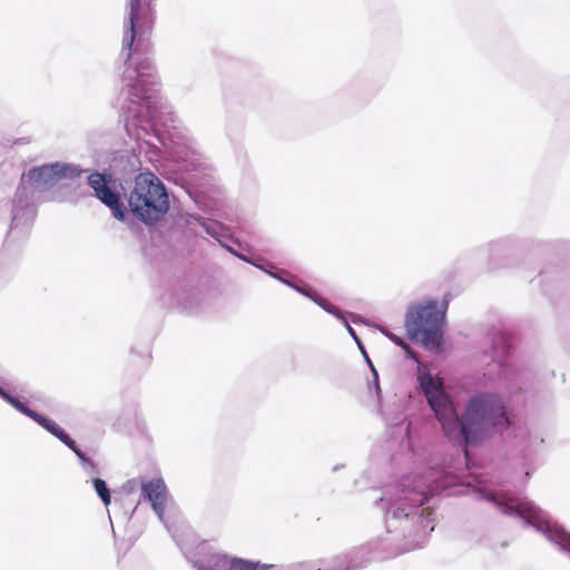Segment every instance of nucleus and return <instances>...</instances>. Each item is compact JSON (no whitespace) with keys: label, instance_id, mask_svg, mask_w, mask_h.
Segmentation results:
<instances>
[{"label":"nucleus","instance_id":"f257e3e1","mask_svg":"<svg viewBox=\"0 0 570 570\" xmlns=\"http://www.w3.org/2000/svg\"><path fill=\"white\" fill-rule=\"evenodd\" d=\"M155 0H127L128 12L124 21L122 51L126 60L132 61L137 81L129 90L134 102L148 98L145 78L153 77L154 66L150 35L155 24Z\"/></svg>","mask_w":570,"mask_h":570},{"label":"nucleus","instance_id":"f03ea898","mask_svg":"<svg viewBox=\"0 0 570 570\" xmlns=\"http://www.w3.org/2000/svg\"><path fill=\"white\" fill-rule=\"evenodd\" d=\"M510 424L502 400L493 394H481L469 401L462 419L452 407L442 428L449 440L466 446Z\"/></svg>","mask_w":570,"mask_h":570},{"label":"nucleus","instance_id":"7ed1b4c3","mask_svg":"<svg viewBox=\"0 0 570 570\" xmlns=\"http://www.w3.org/2000/svg\"><path fill=\"white\" fill-rule=\"evenodd\" d=\"M128 204L132 214L146 224L158 222L169 209L165 185L149 171L136 176Z\"/></svg>","mask_w":570,"mask_h":570},{"label":"nucleus","instance_id":"20e7f679","mask_svg":"<svg viewBox=\"0 0 570 570\" xmlns=\"http://www.w3.org/2000/svg\"><path fill=\"white\" fill-rule=\"evenodd\" d=\"M449 295L445 296V304ZM446 305L438 308L436 302L411 306L406 313L405 330L411 340L421 341L426 347L436 348L442 343V324Z\"/></svg>","mask_w":570,"mask_h":570},{"label":"nucleus","instance_id":"39448f33","mask_svg":"<svg viewBox=\"0 0 570 570\" xmlns=\"http://www.w3.org/2000/svg\"><path fill=\"white\" fill-rule=\"evenodd\" d=\"M197 570H279L275 564L259 561L229 558L226 554L213 553L207 560L195 562Z\"/></svg>","mask_w":570,"mask_h":570},{"label":"nucleus","instance_id":"423d86ee","mask_svg":"<svg viewBox=\"0 0 570 570\" xmlns=\"http://www.w3.org/2000/svg\"><path fill=\"white\" fill-rule=\"evenodd\" d=\"M420 385L428 399L429 405L434 411L438 420L443 425L451 414L452 403L442 389V384L434 381L431 374H423L419 377Z\"/></svg>","mask_w":570,"mask_h":570},{"label":"nucleus","instance_id":"0eeeda50","mask_svg":"<svg viewBox=\"0 0 570 570\" xmlns=\"http://www.w3.org/2000/svg\"><path fill=\"white\" fill-rule=\"evenodd\" d=\"M18 411L23 413L24 415L32 419L57 439H59L63 444H66L70 450L75 452L78 459L85 466L95 468L94 462L77 446L76 442L61 429L55 421L47 419L42 414L31 410L24 403H22Z\"/></svg>","mask_w":570,"mask_h":570},{"label":"nucleus","instance_id":"6e6552de","mask_svg":"<svg viewBox=\"0 0 570 570\" xmlns=\"http://www.w3.org/2000/svg\"><path fill=\"white\" fill-rule=\"evenodd\" d=\"M109 179L105 174L95 171L88 176V184L94 189L95 196L108 206L115 218L125 219V210L120 202L119 194L114 191L109 186Z\"/></svg>","mask_w":570,"mask_h":570},{"label":"nucleus","instance_id":"1a4fd4ad","mask_svg":"<svg viewBox=\"0 0 570 570\" xmlns=\"http://www.w3.org/2000/svg\"><path fill=\"white\" fill-rule=\"evenodd\" d=\"M67 167L59 164L43 165L32 168L28 173V178L38 189H47L61 180L67 174Z\"/></svg>","mask_w":570,"mask_h":570},{"label":"nucleus","instance_id":"9d476101","mask_svg":"<svg viewBox=\"0 0 570 570\" xmlns=\"http://www.w3.org/2000/svg\"><path fill=\"white\" fill-rule=\"evenodd\" d=\"M142 495L151 503L155 512L161 517L167 501V488L161 479H153L141 485Z\"/></svg>","mask_w":570,"mask_h":570},{"label":"nucleus","instance_id":"9b49d317","mask_svg":"<svg viewBox=\"0 0 570 570\" xmlns=\"http://www.w3.org/2000/svg\"><path fill=\"white\" fill-rule=\"evenodd\" d=\"M503 511L505 513L514 512L529 523L540 521L541 518V512L538 508L529 502H521L518 500H509V502L504 504Z\"/></svg>","mask_w":570,"mask_h":570},{"label":"nucleus","instance_id":"f8f14e48","mask_svg":"<svg viewBox=\"0 0 570 570\" xmlns=\"http://www.w3.org/2000/svg\"><path fill=\"white\" fill-rule=\"evenodd\" d=\"M548 539L570 552V533L558 525H547Z\"/></svg>","mask_w":570,"mask_h":570},{"label":"nucleus","instance_id":"ddd939ff","mask_svg":"<svg viewBox=\"0 0 570 570\" xmlns=\"http://www.w3.org/2000/svg\"><path fill=\"white\" fill-rule=\"evenodd\" d=\"M295 289H297L298 292H301L302 294L311 297L313 301H315L320 306H322L323 308H325L326 311L331 312V313H334V309L335 307L330 304L326 299L322 298L315 291H313L312 288H303V287H298V286H295Z\"/></svg>","mask_w":570,"mask_h":570},{"label":"nucleus","instance_id":"4468645a","mask_svg":"<svg viewBox=\"0 0 570 570\" xmlns=\"http://www.w3.org/2000/svg\"><path fill=\"white\" fill-rule=\"evenodd\" d=\"M94 488L97 494L100 497L105 505H108L111 501V495L106 482L102 479L96 478L94 480Z\"/></svg>","mask_w":570,"mask_h":570},{"label":"nucleus","instance_id":"2eb2a0df","mask_svg":"<svg viewBox=\"0 0 570 570\" xmlns=\"http://www.w3.org/2000/svg\"><path fill=\"white\" fill-rule=\"evenodd\" d=\"M0 396L6 400L8 403H10L13 407H16L17 410L19 409V406L22 404V402L10 395L8 392H6L1 386H0Z\"/></svg>","mask_w":570,"mask_h":570},{"label":"nucleus","instance_id":"dca6fc26","mask_svg":"<svg viewBox=\"0 0 570 570\" xmlns=\"http://www.w3.org/2000/svg\"><path fill=\"white\" fill-rule=\"evenodd\" d=\"M387 336L390 337L391 341H393L396 345L401 346L402 348L404 345H406V343L395 334H389Z\"/></svg>","mask_w":570,"mask_h":570},{"label":"nucleus","instance_id":"f3484780","mask_svg":"<svg viewBox=\"0 0 570 570\" xmlns=\"http://www.w3.org/2000/svg\"><path fill=\"white\" fill-rule=\"evenodd\" d=\"M403 350L406 352L410 358L417 361L416 354L411 350V347L407 344L403 346Z\"/></svg>","mask_w":570,"mask_h":570},{"label":"nucleus","instance_id":"a211bd4d","mask_svg":"<svg viewBox=\"0 0 570 570\" xmlns=\"http://www.w3.org/2000/svg\"><path fill=\"white\" fill-rule=\"evenodd\" d=\"M347 327H348L350 333H351L353 336H355L354 331L352 330V327H351V326H347Z\"/></svg>","mask_w":570,"mask_h":570}]
</instances>
